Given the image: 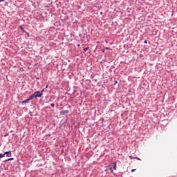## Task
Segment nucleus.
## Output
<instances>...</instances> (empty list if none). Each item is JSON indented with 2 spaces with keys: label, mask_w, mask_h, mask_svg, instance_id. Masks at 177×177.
<instances>
[{
  "label": "nucleus",
  "mask_w": 177,
  "mask_h": 177,
  "mask_svg": "<svg viewBox=\"0 0 177 177\" xmlns=\"http://www.w3.org/2000/svg\"><path fill=\"white\" fill-rule=\"evenodd\" d=\"M33 95L35 97H41L42 96V91H36Z\"/></svg>",
  "instance_id": "1"
},
{
  "label": "nucleus",
  "mask_w": 177,
  "mask_h": 177,
  "mask_svg": "<svg viewBox=\"0 0 177 177\" xmlns=\"http://www.w3.org/2000/svg\"><path fill=\"white\" fill-rule=\"evenodd\" d=\"M4 156H6V157H12V151H9L4 153Z\"/></svg>",
  "instance_id": "2"
},
{
  "label": "nucleus",
  "mask_w": 177,
  "mask_h": 177,
  "mask_svg": "<svg viewBox=\"0 0 177 177\" xmlns=\"http://www.w3.org/2000/svg\"><path fill=\"white\" fill-rule=\"evenodd\" d=\"M34 97H35V95H34V94H32L28 99H29V100H32V99H34Z\"/></svg>",
  "instance_id": "3"
},
{
  "label": "nucleus",
  "mask_w": 177,
  "mask_h": 177,
  "mask_svg": "<svg viewBox=\"0 0 177 177\" xmlns=\"http://www.w3.org/2000/svg\"><path fill=\"white\" fill-rule=\"evenodd\" d=\"M113 169H117V163L115 162H113Z\"/></svg>",
  "instance_id": "4"
},
{
  "label": "nucleus",
  "mask_w": 177,
  "mask_h": 177,
  "mask_svg": "<svg viewBox=\"0 0 177 177\" xmlns=\"http://www.w3.org/2000/svg\"><path fill=\"white\" fill-rule=\"evenodd\" d=\"M28 102H30V99H29V98L27 99V100H24V101L22 102V103H28Z\"/></svg>",
  "instance_id": "5"
},
{
  "label": "nucleus",
  "mask_w": 177,
  "mask_h": 177,
  "mask_svg": "<svg viewBox=\"0 0 177 177\" xmlns=\"http://www.w3.org/2000/svg\"><path fill=\"white\" fill-rule=\"evenodd\" d=\"M5 157V153H0V158H3Z\"/></svg>",
  "instance_id": "6"
},
{
  "label": "nucleus",
  "mask_w": 177,
  "mask_h": 177,
  "mask_svg": "<svg viewBox=\"0 0 177 177\" xmlns=\"http://www.w3.org/2000/svg\"><path fill=\"white\" fill-rule=\"evenodd\" d=\"M88 49H89L88 47H86V48H84V52H86V50H88Z\"/></svg>",
  "instance_id": "7"
},
{
  "label": "nucleus",
  "mask_w": 177,
  "mask_h": 177,
  "mask_svg": "<svg viewBox=\"0 0 177 177\" xmlns=\"http://www.w3.org/2000/svg\"><path fill=\"white\" fill-rule=\"evenodd\" d=\"M109 169H110V171L113 172V167H109Z\"/></svg>",
  "instance_id": "8"
},
{
  "label": "nucleus",
  "mask_w": 177,
  "mask_h": 177,
  "mask_svg": "<svg viewBox=\"0 0 177 177\" xmlns=\"http://www.w3.org/2000/svg\"><path fill=\"white\" fill-rule=\"evenodd\" d=\"M50 106L51 107H55V104H51Z\"/></svg>",
  "instance_id": "9"
},
{
  "label": "nucleus",
  "mask_w": 177,
  "mask_h": 177,
  "mask_svg": "<svg viewBox=\"0 0 177 177\" xmlns=\"http://www.w3.org/2000/svg\"><path fill=\"white\" fill-rule=\"evenodd\" d=\"M64 113H66L67 114V113H68V111H64L63 114H64Z\"/></svg>",
  "instance_id": "10"
},
{
  "label": "nucleus",
  "mask_w": 177,
  "mask_h": 177,
  "mask_svg": "<svg viewBox=\"0 0 177 177\" xmlns=\"http://www.w3.org/2000/svg\"><path fill=\"white\" fill-rule=\"evenodd\" d=\"M135 171H136L135 169H132L131 172H135Z\"/></svg>",
  "instance_id": "11"
},
{
  "label": "nucleus",
  "mask_w": 177,
  "mask_h": 177,
  "mask_svg": "<svg viewBox=\"0 0 177 177\" xmlns=\"http://www.w3.org/2000/svg\"><path fill=\"white\" fill-rule=\"evenodd\" d=\"M144 42H145V44H147V41H146V40Z\"/></svg>",
  "instance_id": "12"
},
{
  "label": "nucleus",
  "mask_w": 177,
  "mask_h": 177,
  "mask_svg": "<svg viewBox=\"0 0 177 177\" xmlns=\"http://www.w3.org/2000/svg\"><path fill=\"white\" fill-rule=\"evenodd\" d=\"M44 91H45V89L41 90L42 93H44Z\"/></svg>",
  "instance_id": "13"
},
{
  "label": "nucleus",
  "mask_w": 177,
  "mask_h": 177,
  "mask_svg": "<svg viewBox=\"0 0 177 177\" xmlns=\"http://www.w3.org/2000/svg\"><path fill=\"white\" fill-rule=\"evenodd\" d=\"M3 1H5V0H0V2H3Z\"/></svg>",
  "instance_id": "14"
},
{
  "label": "nucleus",
  "mask_w": 177,
  "mask_h": 177,
  "mask_svg": "<svg viewBox=\"0 0 177 177\" xmlns=\"http://www.w3.org/2000/svg\"><path fill=\"white\" fill-rule=\"evenodd\" d=\"M137 158V160H140V158Z\"/></svg>",
  "instance_id": "15"
},
{
  "label": "nucleus",
  "mask_w": 177,
  "mask_h": 177,
  "mask_svg": "<svg viewBox=\"0 0 177 177\" xmlns=\"http://www.w3.org/2000/svg\"><path fill=\"white\" fill-rule=\"evenodd\" d=\"M48 88V85L46 86V88Z\"/></svg>",
  "instance_id": "16"
},
{
  "label": "nucleus",
  "mask_w": 177,
  "mask_h": 177,
  "mask_svg": "<svg viewBox=\"0 0 177 177\" xmlns=\"http://www.w3.org/2000/svg\"><path fill=\"white\" fill-rule=\"evenodd\" d=\"M129 157H130V158H133L132 156H129Z\"/></svg>",
  "instance_id": "17"
},
{
  "label": "nucleus",
  "mask_w": 177,
  "mask_h": 177,
  "mask_svg": "<svg viewBox=\"0 0 177 177\" xmlns=\"http://www.w3.org/2000/svg\"><path fill=\"white\" fill-rule=\"evenodd\" d=\"M21 29L23 30V28L21 27Z\"/></svg>",
  "instance_id": "18"
},
{
  "label": "nucleus",
  "mask_w": 177,
  "mask_h": 177,
  "mask_svg": "<svg viewBox=\"0 0 177 177\" xmlns=\"http://www.w3.org/2000/svg\"><path fill=\"white\" fill-rule=\"evenodd\" d=\"M105 49H109V48H106Z\"/></svg>",
  "instance_id": "19"
}]
</instances>
